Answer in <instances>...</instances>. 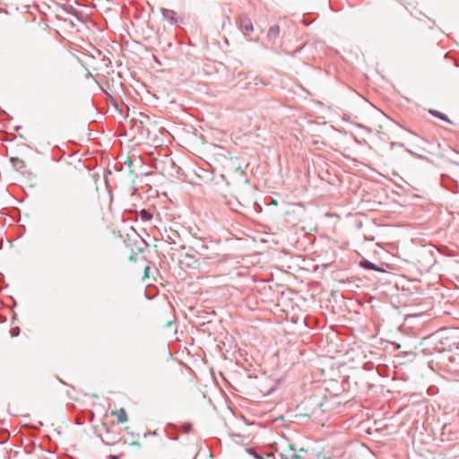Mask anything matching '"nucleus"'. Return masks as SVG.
Wrapping results in <instances>:
<instances>
[{"mask_svg": "<svg viewBox=\"0 0 459 459\" xmlns=\"http://www.w3.org/2000/svg\"><path fill=\"white\" fill-rule=\"evenodd\" d=\"M424 316V313L422 311L419 312H404L403 311V329L405 328V325L409 324L411 320H415L416 322L412 324L411 326L413 329L412 334H406L407 336V347L409 351H403V359L407 358L409 361H413L416 359V353L413 350L418 348V345L420 344V338L416 336V332L423 325V321L420 320ZM405 334L403 333V338ZM405 344V340L403 339V345Z\"/></svg>", "mask_w": 459, "mask_h": 459, "instance_id": "obj_1", "label": "nucleus"}, {"mask_svg": "<svg viewBox=\"0 0 459 459\" xmlns=\"http://www.w3.org/2000/svg\"><path fill=\"white\" fill-rule=\"evenodd\" d=\"M406 280L407 283L410 286H405L403 283V307H409L412 304H419L420 301L422 299L419 296V286L418 281L411 280L407 278L405 275H403V280Z\"/></svg>", "mask_w": 459, "mask_h": 459, "instance_id": "obj_2", "label": "nucleus"}, {"mask_svg": "<svg viewBox=\"0 0 459 459\" xmlns=\"http://www.w3.org/2000/svg\"><path fill=\"white\" fill-rule=\"evenodd\" d=\"M421 366L418 362L413 365H409L406 369L403 370V382L408 380L417 381L422 377Z\"/></svg>", "mask_w": 459, "mask_h": 459, "instance_id": "obj_3", "label": "nucleus"}, {"mask_svg": "<svg viewBox=\"0 0 459 459\" xmlns=\"http://www.w3.org/2000/svg\"><path fill=\"white\" fill-rule=\"evenodd\" d=\"M239 171L240 166L238 160L237 158H230L223 165V173L221 174V177L225 178L226 176H230L231 174L238 173Z\"/></svg>", "mask_w": 459, "mask_h": 459, "instance_id": "obj_4", "label": "nucleus"}, {"mask_svg": "<svg viewBox=\"0 0 459 459\" xmlns=\"http://www.w3.org/2000/svg\"><path fill=\"white\" fill-rule=\"evenodd\" d=\"M247 200V196H246L244 195H240V196L230 195V198L228 199L227 203L232 210L238 211V209L239 207H241L243 205V203L246 202Z\"/></svg>", "mask_w": 459, "mask_h": 459, "instance_id": "obj_5", "label": "nucleus"}, {"mask_svg": "<svg viewBox=\"0 0 459 459\" xmlns=\"http://www.w3.org/2000/svg\"><path fill=\"white\" fill-rule=\"evenodd\" d=\"M208 247L204 244L199 243L196 246V252L203 259H214L217 257V254L214 252H209Z\"/></svg>", "mask_w": 459, "mask_h": 459, "instance_id": "obj_6", "label": "nucleus"}, {"mask_svg": "<svg viewBox=\"0 0 459 459\" xmlns=\"http://www.w3.org/2000/svg\"><path fill=\"white\" fill-rule=\"evenodd\" d=\"M112 415L116 417L117 423H124L127 421V413L124 409L112 411Z\"/></svg>", "mask_w": 459, "mask_h": 459, "instance_id": "obj_7", "label": "nucleus"}, {"mask_svg": "<svg viewBox=\"0 0 459 459\" xmlns=\"http://www.w3.org/2000/svg\"><path fill=\"white\" fill-rule=\"evenodd\" d=\"M241 27L243 28L246 33H249L254 30L251 21L247 18H245L241 21Z\"/></svg>", "mask_w": 459, "mask_h": 459, "instance_id": "obj_8", "label": "nucleus"}, {"mask_svg": "<svg viewBox=\"0 0 459 459\" xmlns=\"http://www.w3.org/2000/svg\"><path fill=\"white\" fill-rule=\"evenodd\" d=\"M429 113H430L432 116H434V117H437V118H440L441 120H444V121H446V122H449V123H450V120H449V118L447 117V116H446V115H445V114H443V113H441V112H439V111H437V110L430 109V110H429Z\"/></svg>", "mask_w": 459, "mask_h": 459, "instance_id": "obj_9", "label": "nucleus"}, {"mask_svg": "<svg viewBox=\"0 0 459 459\" xmlns=\"http://www.w3.org/2000/svg\"><path fill=\"white\" fill-rule=\"evenodd\" d=\"M420 146H416L414 149H410V148H407L406 151L419 158H423V156L420 153Z\"/></svg>", "mask_w": 459, "mask_h": 459, "instance_id": "obj_10", "label": "nucleus"}, {"mask_svg": "<svg viewBox=\"0 0 459 459\" xmlns=\"http://www.w3.org/2000/svg\"><path fill=\"white\" fill-rule=\"evenodd\" d=\"M360 264L365 268L376 270V267L367 260L361 261Z\"/></svg>", "mask_w": 459, "mask_h": 459, "instance_id": "obj_11", "label": "nucleus"}, {"mask_svg": "<svg viewBox=\"0 0 459 459\" xmlns=\"http://www.w3.org/2000/svg\"><path fill=\"white\" fill-rule=\"evenodd\" d=\"M162 13L165 17L167 18H172L173 14H174V12L173 11H169V10H166V9H163L162 10Z\"/></svg>", "mask_w": 459, "mask_h": 459, "instance_id": "obj_12", "label": "nucleus"}, {"mask_svg": "<svg viewBox=\"0 0 459 459\" xmlns=\"http://www.w3.org/2000/svg\"><path fill=\"white\" fill-rule=\"evenodd\" d=\"M149 269H150V267L148 265H146L144 267V272H143V279H148L149 278V273H148Z\"/></svg>", "mask_w": 459, "mask_h": 459, "instance_id": "obj_13", "label": "nucleus"}, {"mask_svg": "<svg viewBox=\"0 0 459 459\" xmlns=\"http://www.w3.org/2000/svg\"><path fill=\"white\" fill-rule=\"evenodd\" d=\"M11 161H12L13 163H21V164H22V165H23V161H22V160H20L19 158H12V159H11Z\"/></svg>", "mask_w": 459, "mask_h": 459, "instance_id": "obj_14", "label": "nucleus"}, {"mask_svg": "<svg viewBox=\"0 0 459 459\" xmlns=\"http://www.w3.org/2000/svg\"><path fill=\"white\" fill-rule=\"evenodd\" d=\"M410 136H411V138H415V139H416L418 142H420V143H423V142H424V141H423V139L419 138V137H417V136H414V135H412L411 133H410Z\"/></svg>", "mask_w": 459, "mask_h": 459, "instance_id": "obj_15", "label": "nucleus"}, {"mask_svg": "<svg viewBox=\"0 0 459 459\" xmlns=\"http://www.w3.org/2000/svg\"><path fill=\"white\" fill-rule=\"evenodd\" d=\"M291 459H300V455H291Z\"/></svg>", "mask_w": 459, "mask_h": 459, "instance_id": "obj_16", "label": "nucleus"}, {"mask_svg": "<svg viewBox=\"0 0 459 459\" xmlns=\"http://www.w3.org/2000/svg\"><path fill=\"white\" fill-rule=\"evenodd\" d=\"M386 7H391V4L389 3L385 4Z\"/></svg>", "mask_w": 459, "mask_h": 459, "instance_id": "obj_17", "label": "nucleus"}, {"mask_svg": "<svg viewBox=\"0 0 459 459\" xmlns=\"http://www.w3.org/2000/svg\"><path fill=\"white\" fill-rule=\"evenodd\" d=\"M110 457H111V459H117L116 455H111Z\"/></svg>", "mask_w": 459, "mask_h": 459, "instance_id": "obj_18", "label": "nucleus"}, {"mask_svg": "<svg viewBox=\"0 0 459 459\" xmlns=\"http://www.w3.org/2000/svg\"><path fill=\"white\" fill-rule=\"evenodd\" d=\"M405 192V190L403 189V193ZM403 196H404V194H403ZM405 196L408 197L409 196V194H405Z\"/></svg>", "mask_w": 459, "mask_h": 459, "instance_id": "obj_19", "label": "nucleus"}, {"mask_svg": "<svg viewBox=\"0 0 459 459\" xmlns=\"http://www.w3.org/2000/svg\"><path fill=\"white\" fill-rule=\"evenodd\" d=\"M273 204H277V201H276V200H273Z\"/></svg>", "mask_w": 459, "mask_h": 459, "instance_id": "obj_20", "label": "nucleus"}]
</instances>
